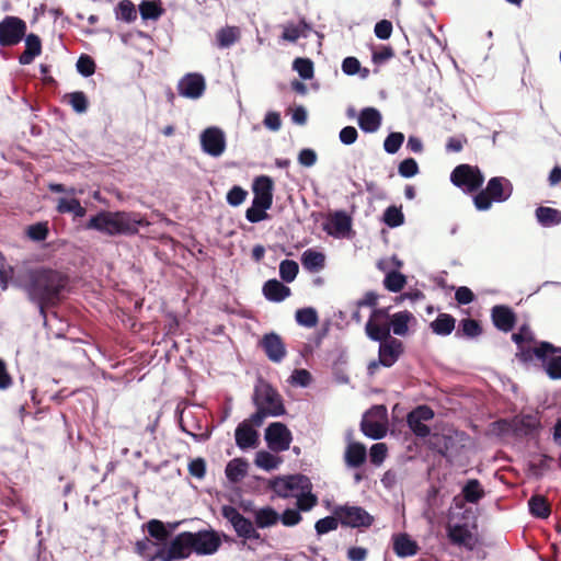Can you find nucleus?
<instances>
[{
	"label": "nucleus",
	"instance_id": "1a4fd4ad",
	"mask_svg": "<svg viewBox=\"0 0 561 561\" xmlns=\"http://www.w3.org/2000/svg\"><path fill=\"white\" fill-rule=\"evenodd\" d=\"M193 552L192 531H182L175 535L168 546L160 547L150 558V561H176L187 559Z\"/></svg>",
	"mask_w": 561,
	"mask_h": 561
},
{
	"label": "nucleus",
	"instance_id": "2eb2a0df",
	"mask_svg": "<svg viewBox=\"0 0 561 561\" xmlns=\"http://www.w3.org/2000/svg\"><path fill=\"white\" fill-rule=\"evenodd\" d=\"M202 150L214 158L220 157L226 150V135L217 126L205 128L199 135Z\"/></svg>",
	"mask_w": 561,
	"mask_h": 561
},
{
	"label": "nucleus",
	"instance_id": "603ef678",
	"mask_svg": "<svg viewBox=\"0 0 561 561\" xmlns=\"http://www.w3.org/2000/svg\"><path fill=\"white\" fill-rule=\"evenodd\" d=\"M299 273V265L296 261L285 259L279 263V277L283 283H293Z\"/></svg>",
	"mask_w": 561,
	"mask_h": 561
},
{
	"label": "nucleus",
	"instance_id": "a878e982",
	"mask_svg": "<svg viewBox=\"0 0 561 561\" xmlns=\"http://www.w3.org/2000/svg\"><path fill=\"white\" fill-rule=\"evenodd\" d=\"M485 190L495 203H504L512 196L513 185L504 176H493L488 181Z\"/></svg>",
	"mask_w": 561,
	"mask_h": 561
},
{
	"label": "nucleus",
	"instance_id": "4468645a",
	"mask_svg": "<svg viewBox=\"0 0 561 561\" xmlns=\"http://www.w3.org/2000/svg\"><path fill=\"white\" fill-rule=\"evenodd\" d=\"M221 543L219 533L213 528L192 533L193 552L197 556L215 554L221 547Z\"/></svg>",
	"mask_w": 561,
	"mask_h": 561
},
{
	"label": "nucleus",
	"instance_id": "6ab92c4d",
	"mask_svg": "<svg viewBox=\"0 0 561 561\" xmlns=\"http://www.w3.org/2000/svg\"><path fill=\"white\" fill-rule=\"evenodd\" d=\"M403 351L404 347L401 340L388 336V339L379 344L378 363L382 367L390 368L398 362Z\"/></svg>",
	"mask_w": 561,
	"mask_h": 561
},
{
	"label": "nucleus",
	"instance_id": "39448f33",
	"mask_svg": "<svg viewBox=\"0 0 561 561\" xmlns=\"http://www.w3.org/2000/svg\"><path fill=\"white\" fill-rule=\"evenodd\" d=\"M492 432L497 436L530 437L541 427L539 420L531 414H518L511 419H499L491 424Z\"/></svg>",
	"mask_w": 561,
	"mask_h": 561
},
{
	"label": "nucleus",
	"instance_id": "72a5a7b5",
	"mask_svg": "<svg viewBox=\"0 0 561 561\" xmlns=\"http://www.w3.org/2000/svg\"><path fill=\"white\" fill-rule=\"evenodd\" d=\"M456 319L449 313H439L431 323L430 328L436 335L447 336L455 330Z\"/></svg>",
	"mask_w": 561,
	"mask_h": 561
},
{
	"label": "nucleus",
	"instance_id": "dca6fc26",
	"mask_svg": "<svg viewBox=\"0 0 561 561\" xmlns=\"http://www.w3.org/2000/svg\"><path fill=\"white\" fill-rule=\"evenodd\" d=\"M206 89V81L202 73L190 72L182 77L178 83L179 94L186 99H199Z\"/></svg>",
	"mask_w": 561,
	"mask_h": 561
},
{
	"label": "nucleus",
	"instance_id": "864d4df0",
	"mask_svg": "<svg viewBox=\"0 0 561 561\" xmlns=\"http://www.w3.org/2000/svg\"><path fill=\"white\" fill-rule=\"evenodd\" d=\"M238 28L234 26L221 27L217 34L216 39L220 48H228L238 41Z\"/></svg>",
	"mask_w": 561,
	"mask_h": 561
},
{
	"label": "nucleus",
	"instance_id": "473e14b6",
	"mask_svg": "<svg viewBox=\"0 0 561 561\" xmlns=\"http://www.w3.org/2000/svg\"><path fill=\"white\" fill-rule=\"evenodd\" d=\"M483 332L481 323L472 319L470 317L463 318L459 321L458 328L456 330L455 336L458 339H476L480 336Z\"/></svg>",
	"mask_w": 561,
	"mask_h": 561
},
{
	"label": "nucleus",
	"instance_id": "c9c22d12",
	"mask_svg": "<svg viewBox=\"0 0 561 561\" xmlns=\"http://www.w3.org/2000/svg\"><path fill=\"white\" fill-rule=\"evenodd\" d=\"M175 417L179 428L186 435L191 436L196 443L207 442L211 437L213 432L215 430L214 425H208L206 430L201 433H195L191 431L183 419V410H181L179 407L175 410Z\"/></svg>",
	"mask_w": 561,
	"mask_h": 561
},
{
	"label": "nucleus",
	"instance_id": "ea45409f",
	"mask_svg": "<svg viewBox=\"0 0 561 561\" xmlns=\"http://www.w3.org/2000/svg\"><path fill=\"white\" fill-rule=\"evenodd\" d=\"M271 450L261 449L255 454L254 465L265 471L276 470L282 463V458Z\"/></svg>",
	"mask_w": 561,
	"mask_h": 561
},
{
	"label": "nucleus",
	"instance_id": "f257e3e1",
	"mask_svg": "<svg viewBox=\"0 0 561 561\" xmlns=\"http://www.w3.org/2000/svg\"><path fill=\"white\" fill-rule=\"evenodd\" d=\"M69 284L67 274L48 266H35L24 268V277H18L14 287L24 291L28 302L36 307L43 325L47 327L48 310L64 301Z\"/></svg>",
	"mask_w": 561,
	"mask_h": 561
},
{
	"label": "nucleus",
	"instance_id": "5fc2aeb1",
	"mask_svg": "<svg viewBox=\"0 0 561 561\" xmlns=\"http://www.w3.org/2000/svg\"><path fill=\"white\" fill-rule=\"evenodd\" d=\"M26 236L30 240L35 242L45 241L49 234V226L47 221H37L27 226Z\"/></svg>",
	"mask_w": 561,
	"mask_h": 561
},
{
	"label": "nucleus",
	"instance_id": "69168bd1",
	"mask_svg": "<svg viewBox=\"0 0 561 561\" xmlns=\"http://www.w3.org/2000/svg\"><path fill=\"white\" fill-rule=\"evenodd\" d=\"M419 172H420L419 163L412 157H408V158L403 159L398 164V173L403 179H411V178L415 176L416 174H419Z\"/></svg>",
	"mask_w": 561,
	"mask_h": 561
},
{
	"label": "nucleus",
	"instance_id": "338daca9",
	"mask_svg": "<svg viewBox=\"0 0 561 561\" xmlns=\"http://www.w3.org/2000/svg\"><path fill=\"white\" fill-rule=\"evenodd\" d=\"M474 195L472 197L473 205L479 211H486L492 207V204L495 203L490 196L489 192L484 190H479L478 192H473Z\"/></svg>",
	"mask_w": 561,
	"mask_h": 561
},
{
	"label": "nucleus",
	"instance_id": "b1692460",
	"mask_svg": "<svg viewBox=\"0 0 561 561\" xmlns=\"http://www.w3.org/2000/svg\"><path fill=\"white\" fill-rule=\"evenodd\" d=\"M382 123L380 111L373 106L363 107L357 116V124L362 131L366 134L376 133Z\"/></svg>",
	"mask_w": 561,
	"mask_h": 561
},
{
	"label": "nucleus",
	"instance_id": "a211bd4d",
	"mask_svg": "<svg viewBox=\"0 0 561 561\" xmlns=\"http://www.w3.org/2000/svg\"><path fill=\"white\" fill-rule=\"evenodd\" d=\"M322 229L333 238H345L352 231V217L343 209L335 210L330 220L322 225Z\"/></svg>",
	"mask_w": 561,
	"mask_h": 561
},
{
	"label": "nucleus",
	"instance_id": "bf43d9fd",
	"mask_svg": "<svg viewBox=\"0 0 561 561\" xmlns=\"http://www.w3.org/2000/svg\"><path fill=\"white\" fill-rule=\"evenodd\" d=\"M288 382L294 387L308 388L312 382V375L305 368H296L289 376Z\"/></svg>",
	"mask_w": 561,
	"mask_h": 561
},
{
	"label": "nucleus",
	"instance_id": "aec40b11",
	"mask_svg": "<svg viewBox=\"0 0 561 561\" xmlns=\"http://www.w3.org/2000/svg\"><path fill=\"white\" fill-rule=\"evenodd\" d=\"M538 360L541 362L543 371L551 380L561 379V346L552 344L551 348L539 352Z\"/></svg>",
	"mask_w": 561,
	"mask_h": 561
},
{
	"label": "nucleus",
	"instance_id": "7c9ffc66",
	"mask_svg": "<svg viewBox=\"0 0 561 561\" xmlns=\"http://www.w3.org/2000/svg\"><path fill=\"white\" fill-rule=\"evenodd\" d=\"M537 222L543 228L557 227L561 224V210L548 206H538L535 210Z\"/></svg>",
	"mask_w": 561,
	"mask_h": 561
},
{
	"label": "nucleus",
	"instance_id": "58836bf2",
	"mask_svg": "<svg viewBox=\"0 0 561 561\" xmlns=\"http://www.w3.org/2000/svg\"><path fill=\"white\" fill-rule=\"evenodd\" d=\"M413 319V314L408 310L396 312L391 314L390 329L394 335L405 336L409 331V322Z\"/></svg>",
	"mask_w": 561,
	"mask_h": 561
},
{
	"label": "nucleus",
	"instance_id": "79ce46f5",
	"mask_svg": "<svg viewBox=\"0 0 561 561\" xmlns=\"http://www.w3.org/2000/svg\"><path fill=\"white\" fill-rule=\"evenodd\" d=\"M407 276L397 270L386 272L382 285L390 293H400L407 285Z\"/></svg>",
	"mask_w": 561,
	"mask_h": 561
},
{
	"label": "nucleus",
	"instance_id": "6e6d98bb",
	"mask_svg": "<svg viewBox=\"0 0 561 561\" xmlns=\"http://www.w3.org/2000/svg\"><path fill=\"white\" fill-rule=\"evenodd\" d=\"M72 110L78 114H83L88 111L89 100L83 91H73L66 95Z\"/></svg>",
	"mask_w": 561,
	"mask_h": 561
},
{
	"label": "nucleus",
	"instance_id": "a19ab883",
	"mask_svg": "<svg viewBox=\"0 0 561 561\" xmlns=\"http://www.w3.org/2000/svg\"><path fill=\"white\" fill-rule=\"evenodd\" d=\"M368 412H366L360 421V431L362 433L374 440H379L386 436V428L377 421L369 420L367 417Z\"/></svg>",
	"mask_w": 561,
	"mask_h": 561
},
{
	"label": "nucleus",
	"instance_id": "412c9836",
	"mask_svg": "<svg viewBox=\"0 0 561 561\" xmlns=\"http://www.w3.org/2000/svg\"><path fill=\"white\" fill-rule=\"evenodd\" d=\"M447 538L450 543L463 547L467 550L472 551L478 542L477 537L473 536L467 524L456 523L454 525H449L447 528Z\"/></svg>",
	"mask_w": 561,
	"mask_h": 561
},
{
	"label": "nucleus",
	"instance_id": "9d476101",
	"mask_svg": "<svg viewBox=\"0 0 561 561\" xmlns=\"http://www.w3.org/2000/svg\"><path fill=\"white\" fill-rule=\"evenodd\" d=\"M332 513L340 517L342 527L362 530L369 528L375 522V517L370 513L355 504H336L332 508Z\"/></svg>",
	"mask_w": 561,
	"mask_h": 561
},
{
	"label": "nucleus",
	"instance_id": "7ed1b4c3",
	"mask_svg": "<svg viewBox=\"0 0 561 561\" xmlns=\"http://www.w3.org/2000/svg\"><path fill=\"white\" fill-rule=\"evenodd\" d=\"M221 516L230 524L237 537L243 542L248 540H262L257 529H265L276 526L279 523L278 512L271 505L259 507L253 512V520L245 517L240 511L229 504L220 507Z\"/></svg>",
	"mask_w": 561,
	"mask_h": 561
},
{
	"label": "nucleus",
	"instance_id": "4d7b16f0",
	"mask_svg": "<svg viewBox=\"0 0 561 561\" xmlns=\"http://www.w3.org/2000/svg\"><path fill=\"white\" fill-rule=\"evenodd\" d=\"M404 138L401 131H390L383 140V150L388 154H396L404 142Z\"/></svg>",
	"mask_w": 561,
	"mask_h": 561
},
{
	"label": "nucleus",
	"instance_id": "e433bc0d",
	"mask_svg": "<svg viewBox=\"0 0 561 561\" xmlns=\"http://www.w3.org/2000/svg\"><path fill=\"white\" fill-rule=\"evenodd\" d=\"M312 482L310 481L305 489L298 493L296 497L295 507L300 511V513L310 512L313 507L318 505L319 499L318 495L312 492Z\"/></svg>",
	"mask_w": 561,
	"mask_h": 561
},
{
	"label": "nucleus",
	"instance_id": "c03bdc74",
	"mask_svg": "<svg viewBox=\"0 0 561 561\" xmlns=\"http://www.w3.org/2000/svg\"><path fill=\"white\" fill-rule=\"evenodd\" d=\"M517 347L518 352L516 353V357L523 363H529L534 357L538 359V356H540L539 352H545L547 348H551L552 343L548 341H540L537 343L536 347H525L523 345Z\"/></svg>",
	"mask_w": 561,
	"mask_h": 561
},
{
	"label": "nucleus",
	"instance_id": "f8f14e48",
	"mask_svg": "<svg viewBox=\"0 0 561 561\" xmlns=\"http://www.w3.org/2000/svg\"><path fill=\"white\" fill-rule=\"evenodd\" d=\"M27 25L24 20L14 15H7L0 21V46L12 47L23 41Z\"/></svg>",
	"mask_w": 561,
	"mask_h": 561
},
{
	"label": "nucleus",
	"instance_id": "c756f323",
	"mask_svg": "<svg viewBox=\"0 0 561 561\" xmlns=\"http://www.w3.org/2000/svg\"><path fill=\"white\" fill-rule=\"evenodd\" d=\"M249 462L243 457H237L228 461L225 468V474L230 483H239L247 474Z\"/></svg>",
	"mask_w": 561,
	"mask_h": 561
},
{
	"label": "nucleus",
	"instance_id": "f3484780",
	"mask_svg": "<svg viewBox=\"0 0 561 561\" xmlns=\"http://www.w3.org/2000/svg\"><path fill=\"white\" fill-rule=\"evenodd\" d=\"M259 346L273 363H280L287 353L286 345L280 335L274 331L264 333L259 341Z\"/></svg>",
	"mask_w": 561,
	"mask_h": 561
},
{
	"label": "nucleus",
	"instance_id": "9b49d317",
	"mask_svg": "<svg viewBox=\"0 0 561 561\" xmlns=\"http://www.w3.org/2000/svg\"><path fill=\"white\" fill-rule=\"evenodd\" d=\"M450 182L466 194L478 192L484 183V174L477 165L458 164L450 173Z\"/></svg>",
	"mask_w": 561,
	"mask_h": 561
},
{
	"label": "nucleus",
	"instance_id": "f03ea898",
	"mask_svg": "<svg viewBox=\"0 0 561 561\" xmlns=\"http://www.w3.org/2000/svg\"><path fill=\"white\" fill-rule=\"evenodd\" d=\"M147 219L139 213L127 210L100 209L82 225L87 231H96L106 237H130L148 226Z\"/></svg>",
	"mask_w": 561,
	"mask_h": 561
},
{
	"label": "nucleus",
	"instance_id": "37998d69",
	"mask_svg": "<svg viewBox=\"0 0 561 561\" xmlns=\"http://www.w3.org/2000/svg\"><path fill=\"white\" fill-rule=\"evenodd\" d=\"M295 320L304 328H314L319 322V314L314 307L298 308L295 312Z\"/></svg>",
	"mask_w": 561,
	"mask_h": 561
},
{
	"label": "nucleus",
	"instance_id": "8fccbe9b",
	"mask_svg": "<svg viewBox=\"0 0 561 561\" xmlns=\"http://www.w3.org/2000/svg\"><path fill=\"white\" fill-rule=\"evenodd\" d=\"M340 520V517L332 513L331 515L322 517L314 523V531L318 536H323L334 531L337 529L339 525H341Z\"/></svg>",
	"mask_w": 561,
	"mask_h": 561
},
{
	"label": "nucleus",
	"instance_id": "ddd939ff",
	"mask_svg": "<svg viewBox=\"0 0 561 561\" xmlns=\"http://www.w3.org/2000/svg\"><path fill=\"white\" fill-rule=\"evenodd\" d=\"M264 440L271 451L283 453L290 448L293 434L285 423L275 421L266 426Z\"/></svg>",
	"mask_w": 561,
	"mask_h": 561
},
{
	"label": "nucleus",
	"instance_id": "052dcab7",
	"mask_svg": "<svg viewBox=\"0 0 561 561\" xmlns=\"http://www.w3.org/2000/svg\"><path fill=\"white\" fill-rule=\"evenodd\" d=\"M76 69L84 78L91 77L96 69L94 59L88 54H81L76 62Z\"/></svg>",
	"mask_w": 561,
	"mask_h": 561
},
{
	"label": "nucleus",
	"instance_id": "bb28decb",
	"mask_svg": "<svg viewBox=\"0 0 561 561\" xmlns=\"http://www.w3.org/2000/svg\"><path fill=\"white\" fill-rule=\"evenodd\" d=\"M367 448L363 443L348 442L344 451L346 467L352 469L360 468L367 461Z\"/></svg>",
	"mask_w": 561,
	"mask_h": 561
},
{
	"label": "nucleus",
	"instance_id": "6e6552de",
	"mask_svg": "<svg viewBox=\"0 0 561 561\" xmlns=\"http://www.w3.org/2000/svg\"><path fill=\"white\" fill-rule=\"evenodd\" d=\"M311 480L302 473L279 474L267 481V489L277 497H297Z\"/></svg>",
	"mask_w": 561,
	"mask_h": 561
},
{
	"label": "nucleus",
	"instance_id": "2f4dec72",
	"mask_svg": "<svg viewBox=\"0 0 561 561\" xmlns=\"http://www.w3.org/2000/svg\"><path fill=\"white\" fill-rule=\"evenodd\" d=\"M460 495L465 502L478 504L484 497L485 492L481 482L476 478H471L461 486Z\"/></svg>",
	"mask_w": 561,
	"mask_h": 561
},
{
	"label": "nucleus",
	"instance_id": "680f3d73",
	"mask_svg": "<svg viewBox=\"0 0 561 561\" xmlns=\"http://www.w3.org/2000/svg\"><path fill=\"white\" fill-rule=\"evenodd\" d=\"M249 193L240 185H232L226 194V202L231 207H239L244 203Z\"/></svg>",
	"mask_w": 561,
	"mask_h": 561
},
{
	"label": "nucleus",
	"instance_id": "20e7f679",
	"mask_svg": "<svg viewBox=\"0 0 561 561\" xmlns=\"http://www.w3.org/2000/svg\"><path fill=\"white\" fill-rule=\"evenodd\" d=\"M253 198L245 210V219L250 224H259L270 219L267 213L272 208L274 197V181L268 175H257L252 182Z\"/></svg>",
	"mask_w": 561,
	"mask_h": 561
},
{
	"label": "nucleus",
	"instance_id": "e2e57ef3",
	"mask_svg": "<svg viewBox=\"0 0 561 561\" xmlns=\"http://www.w3.org/2000/svg\"><path fill=\"white\" fill-rule=\"evenodd\" d=\"M279 523L285 527H295L302 520V515L296 507H287L278 513Z\"/></svg>",
	"mask_w": 561,
	"mask_h": 561
},
{
	"label": "nucleus",
	"instance_id": "09e8293b",
	"mask_svg": "<svg viewBox=\"0 0 561 561\" xmlns=\"http://www.w3.org/2000/svg\"><path fill=\"white\" fill-rule=\"evenodd\" d=\"M138 10L144 21H157L164 13L161 5L151 0H142L138 5Z\"/></svg>",
	"mask_w": 561,
	"mask_h": 561
},
{
	"label": "nucleus",
	"instance_id": "0eeeda50",
	"mask_svg": "<svg viewBox=\"0 0 561 561\" xmlns=\"http://www.w3.org/2000/svg\"><path fill=\"white\" fill-rule=\"evenodd\" d=\"M466 434L451 427L434 432L427 440L428 448L446 459L457 456L463 447Z\"/></svg>",
	"mask_w": 561,
	"mask_h": 561
},
{
	"label": "nucleus",
	"instance_id": "f704fd0d",
	"mask_svg": "<svg viewBox=\"0 0 561 561\" xmlns=\"http://www.w3.org/2000/svg\"><path fill=\"white\" fill-rule=\"evenodd\" d=\"M302 266L309 272H319L325 265V255L317 250L307 249L300 257Z\"/></svg>",
	"mask_w": 561,
	"mask_h": 561
},
{
	"label": "nucleus",
	"instance_id": "4c0bfd02",
	"mask_svg": "<svg viewBox=\"0 0 561 561\" xmlns=\"http://www.w3.org/2000/svg\"><path fill=\"white\" fill-rule=\"evenodd\" d=\"M529 514L536 518L546 519L551 514V507L545 496L534 494L528 502Z\"/></svg>",
	"mask_w": 561,
	"mask_h": 561
},
{
	"label": "nucleus",
	"instance_id": "de8ad7c7",
	"mask_svg": "<svg viewBox=\"0 0 561 561\" xmlns=\"http://www.w3.org/2000/svg\"><path fill=\"white\" fill-rule=\"evenodd\" d=\"M382 222L389 228H398L404 224V214L401 207L388 206L382 214Z\"/></svg>",
	"mask_w": 561,
	"mask_h": 561
},
{
	"label": "nucleus",
	"instance_id": "5701e85b",
	"mask_svg": "<svg viewBox=\"0 0 561 561\" xmlns=\"http://www.w3.org/2000/svg\"><path fill=\"white\" fill-rule=\"evenodd\" d=\"M234 442L241 450L256 448L260 445V434L248 421H242L234 430Z\"/></svg>",
	"mask_w": 561,
	"mask_h": 561
},
{
	"label": "nucleus",
	"instance_id": "423d86ee",
	"mask_svg": "<svg viewBox=\"0 0 561 561\" xmlns=\"http://www.w3.org/2000/svg\"><path fill=\"white\" fill-rule=\"evenodd\" d=\"M252 403L262 404L272 417L283 416L287 413L283 397L277 389L263 377H259L255 381Z\"/></svg>",
	"mask_w": 561,
	"mask_h": 561
},
{
	"label": "nucleus",
	"instance_id": "c85d7f7f",
	"mask_svg": "<svg viewBox=\"0 0 561 561\" xmlns=\"http://www.w3.org/2000/svg\"><path fill=\"white\" fill-rule=\"evenodd\" d=\"M25 43L24 51L19 56V64L22 66L30 65L42 54V39L35 33L26 34L23 37Z\"/></svg>",
	"mask_w": 561,
	"mask_h": 561
},
{
	"label": "nucleus",
	"instance_id": "774afa93",
	"mask_svg": "<svg viewBox=\"0 0 561 561\" xmlns=\"http://www.w3.org/2000/svg\"><path fill=\"white\" fill-rule=\"evenodd\" d=\"M512 341L517 345L535 342V334L527 323L522 324L518 331L512 334Z\"/></svg>",
	"mask_w": 561,
	"mask_h": 561
},
{
	"label": "nucleus",
	"instance_id": "0e129e2a",
	"mask_svg": "<svg viewBox=\"0 0 561 561\" xmlns=\"http://www.w3.org/2000/svg\"><path fill=\"white\" fill-rule=\"evenodd\" d=\"M365 333L374 342H383L388 336H390V329L381 328L377 324H374L371 320H368L365 325Z\"/></svg>",
	"mask_w": 561,
	"mask_h": 561
},
{
	"label": "nucleus",
	"instance_id": "3c124183",
	"mask_svg": "<svg viewBox=\"0 0 561 561\" xmlns=\"http://www.w3.org/2000/svg\"><path fill=\"white\" fill-rule=\"evenodd\" d=\"M18 277H24V270L20 272H15L14 266L12 265H0V288L5 291L11 284L14 287V282Z\"/></svg>",
	"mask_w": 561,
	"mask_h": 561
},
{
	"label": "nucleus",
	"instance_id": "a18cd8bd",
	"mask_svg": "<svg viewBox=\"0 0 561 561\" xmlns=\"http://www.w3.org/2000/svg\"><path fill=\"white\" fill-rule=\"evenodd\" d=\"M115 18L125 23H133L137 19V10L130 0H121L115 9Z\"/></svg>",
	"mask_w": 561,
	"mask_h": 561
},
{
	"label": "nucleus",
	"instance_id": "393cba45",
	"mask_svg": "<svg viewBox=\"0 0 561 561\" xmlns=\"http://www.w3.org/2000/svg\"><path fill=\"white\" fill-rule=\"evenodd\" d=\"M392 550L397 557L405 559L415 556L420 546L409 534L399 533L394 534L391 538Z\"/></svg>",
	"mask_w": 561,
	"mask_h": 561
},
{
	"label": "nucleus",
	"instance_id": "49530a36",
	"mask_svg": "<svg viewBox=\"0 0 561 561\" xmlns=\"http://www.w3.org/2000/svg\"><path fill=\"white\" fill-rule=\"evenodd\" d=\"M291 68L298 73L301 80H311L314 76V64L308 57H296L291 64Z\"/></svg>",
	"mask_w": 561,
	"mask_h": 561
},
{
	"label": "nucleus",
	"instance_id": "4be33fe9",
	"mask_svg": "<svg viewBox=\"0 0 561 561\" xmlns=\"http://www.w3.org/2000/svg\"><path fill=\"white\" fill-rule=\"evenodd\" d=\"M493 325L501 332H511L517 322V316L512 307L507 305H495L491 309Z\"/></svg>",
	"mask_w": 561,
	"mask_h": 561
},
{
	"label": "nucleus",
	"instance_id": "cd10ccee",
	"mask_svg": "<svg viewBox=\"0 0 561 561\" xmlns=\"http://www.w3.org/2000/svg\"><path fill=\"white\" fill-rule=\"evenodd\" d=\"M263 296L272 302H282L291 295L290 288L277 278L267 279L262 287Z\"/></svg>",
	"mask_w": 561,
	"mask_h": 561
},
{
	"label": "nucleus",
	"instance_id": "13d9d810",
	"mask_svg": "<svg viewBox=\"0 0 561 561\" xmlns=\"http://www.w3.org/2000/svg\"><path fill=\"white\" fill-rule=\"evenodd\" d=\"M148 535L156 539L158 542H162L168 539V533L165 531V525L162 520L152 518L146 523Z\"/></svg>",
	"mask_w": 561,
	"mask_h": 561
}]
</instances>
